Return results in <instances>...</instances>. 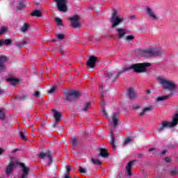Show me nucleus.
<instances>
[{
  "instance_id": "f257e3e1",
  "label": "nucleus",
  "mask_w": 178,
  "mask_h": 178,
  "mask_svg": "<svg viewBox=\"0 0 178 178\" xmlns=\"http://www.w3.org/2000/svg\"><path fill=\"white\" fill-rule=\"evenodd\" d=\"M149 66H151L149 63H140L132 64L128 68L129 70H134L135 73H144L147 72V67H149Z\"/></svg>"
},
{
  "instance_id": "f03ea898",
  "label": "nucleus",
  "mask_w": 178,
  "mask_h": 178,
  "mask_svg": "<svg viewBox=\"0 0 178 178\" xmlns=\"http://www.w3.org/2000/svg\"><path fill=\"white\" fill-rule=\"evenodd\" d=\"M141 54L144 56L152 58V56H162V55H165V51L156 48H149L141 50Z\"/></svg>"
},
{
  "instance_id": "7ed1b4c3",
  "label": "nucleus",
  "mask_w": 178,
  "mask_h": 178,
  "mask_svg": "<svg viewBox=\"0 0 178 178\" xmlns=\"http://www.w3.org/2000/svg\"><path fill=\"white\" fill-rule=\"evenodd\" d=\"M65 97L68 102H73L77 101L81 97V93L79 90H70L65 92Z\"/></svg>"
},
{
  "instance_id": "20e7f679",
  "label": "nucleus",
  "mask_w": 178,
  "mask_h": 178,
  "mask_svg": "<svg viewBox=\"0 0 178 178\" xmlns=\"http://www.w3.org/2000/svg\"><path fill=\"white\" fill-rule=\"evenodd\" d=\"M123 18L118 16V12L114 10L112 16L110 19V23H111V29H116L120 23H123Z\"/></svg>"
},
{
  "instance_id": "39448f33",
  "label": "nucleus",
  "mask_w": 178,
  "mask_h": 178,
  "mask_svg": "<svg viewBox=\"0 0 178 178\" xmlns=\"http://www.w3.org/2000/svg\"><path fill=\"white\" fill-rule=\"evenodd\" d=\"M160 83L163 86L164 90H170L173 91L176 88V84L172 81L163 79V78L159 77Z\"/></svg>"
},
{
  "instance_id": "423d86ee",
  "label": "nucleus",
  "mask_w": 178,
  "mask_h": 178,
  "mask_svg": "<svg viewBox=\"0 0 178 178\" xmlns=\"http://www.w3.org/2000/svg\"><path fill=\"white\" fill-rule=\"evenodd\" d=\"M129 70H130V68H129V67H124L120 71H119L118 72L116 76H115L113 77V74L112 72H109V71H108V73L105 77L111 79V81H113L115 83V81H116V79H118V77H120V76L123 75V73H126V72H129Z\"/></svg>"
},
{
  "instance_id": "0eeeda50",
  "label": "nucleus",
  "mask_w": 178,
  "mask_h": 178,
  "mask_svg": "<svg viewBox=\"0 0 178 178\" xmlns=\"http://www.w3.org/2000/svg\"><path fill=\"white\" fill-rule=\"evenodd\" d=\"M67 0H55L59 12H67Z\"/></svg>"
},
{
  "instance_id": "6e6552de",
  "label": "nucleus",
  "mask_w": 178,
  "mask_h": 178,
  "mask_svg": "<svg viewBox=\"0 0 178 178\" xmlns=\"http://www.w3.org/2000/svg\"><path fill=\"white\" fill-rule=\"evenodd\" d=\"M69 20L71 22V26L74 29H79V27H81V24L79 22H80V16L78 15H75L73 17L69 18Z\"/></svg>"
},
{
  "instance_id": "1a4fd4ad",
  "label": "nucleus",
  "mask_w": 178,
  "mask_h": 178,
  "mask_svg": "<svg viewBox=\"0 0 178 178\" xmlns=\"http://www.w3.org/2000/svg\"><path fill=\"white\" fill-rule=\"evenodd\" d=\"M97 57H95L94 56H90L89 59L86 62V66L88 69H94V67H95V64L97 63Z\"/></svg>"
},
{
  "instance_id": "9d476101",
  "label": "nucleus",
  "mask_w": 178,
  "mask_h": 178,
  "mask_svg": "<svg viewBox=\"0 0 178 178\" xmlns=\"http://www.w3.org/2000/svg\"><path fill=\"white\" fill-rule=\"evenodd\" d=\"M173 127V126H172V124L170 122H166V121H163L161 124H160L158 127V131L159 133H161V131H163V130H165V129H169Z\"/></svg>"
},
{
  "instance_id": "9b49d317",
  "label": "nucleus",
  "mask_w": 178,
  "mask_h": 178,
  "mask_svg": "<svg viewBox=\"0 0 178 178\" xmlns=\"http://www.w3.org/2000/svg\"><path fill=\"white\" fill-rule=\"evenodd\" d=\"M45 156L49 158V165H52V162H53L54 159H52V154L51 153V152H47L45 153L40 152L39 154V158H41V159H45Z\"/></svg>"
},
{
  "instance_id": "f8f14e48",
  "label": "nucleus",
  "mask_w": 178,
  "mask_h": 178,
  "mask_svg": "<svg viewBox=\"0 0 178 178\" xmlns=\"http://www.w3.org/2000/svg\"><path fill=\"white\" fill-rule=\"evenodd\" d=\"M19 165L22 168V174L21 178H29V172H30V168L26 166L24 163H20Z\"/></svg>"
},
{
  "instance_id": "ddd939ff",
  "label": "nucleus",
  "mask_w": 178,
  "mask_h": 178,
  "mask_svg": "<svg viewBox=\"0 0 178 178\" xmlns=\"http://www.w3.org/2000/svg\"><path fill=\"white\" fill-rule=\"evenodd\" d=\"M127 95L131 100L136 99L137 98V93L134 90V88H129L127 90Z\"/></svg>"
},
{
  "instance_id": "4468645a",
  "label": "nucleus",
  "mask_w": 178,
  "mask_h": 178,
  "mask_svg": "<svg viewBox=\"0 0 178 178\" xmlns=\"http://www.w3.org/2000/svg\"><path fill=\"white\" fill-rule=\"evenodd\" d=\"M115 31L118 34V38L119 40H122L124 35H126V29H122V28H117L115 29Z\"/></svg>"
},
{
  "instance_id": "2eb2a0df",
  "label": "nucleus",
  "mask_w": 178,
  "mask_h": 178,
  "mask_svg": "<svg viewBox=\"0 0 178 178\" xmlns=\"http://www.w3.org/2000/svg\"><path fill=\"white\" fill-rule=\"evenodd\" d=\"M8 57L5 56H0V72H3L6 69V67L4 65H2V63H5V62H7Z\"/></svg>"
},
{
  "instance_id": "dca6fc26",
  "label": "nucleus",
  "mask_w": 178,
  "mask_h": 178,
  "mask_svg": "<svg viewBox=\"0 0 178 178\" xmlns=\"http://www.w3.org/2000/svg\"><path fill=\"white\" fill-rule=\"evenodd\" d=\"M152 111H154V107L152 106L145 107L142 111L139 113V117L143 118V116H145V113H148L149 112H151Z\"/></svg>"
},
{
  "instance_id": "f3484780",
  "label": "nucleus",
  "mask_w": 178,
  "mask_h": 178,
  "mask_svg": "<svg viewBox=\"0 0 178 178\" xmlns=\"http://www.w3.org/2000/svg\"><path fill=\"white\" fill-rule=\"evenodd\" d=\"M134 162H137V160H132L129 161L127 165L125 167L127 172V175L130 177L131 176V168H133V164Z\"/></svg>"
},
{
  "instance_id": "a211bd4d",
  "label": "nucleus",
  "mask_w": 178,
  "mask_h": 178,
  "mask_svg": "<svg viewBox=\"0 0 178 178\" xmlns=\"http://www.w3.org/2000/svg\"><path fill=\"white\" fill-rule=\"evenodd\" d=\"M118 115L119 114L118 113H114L113 114V124L114 128L111 129V130H113L115 127H118V123L119 122V119H118Z\"/></svg>"
},
{
  "instance_id": "6ab92c4d",
  "label": "nucleus",
  "mask_w": 178,
  "mask_h": 178,
  "mask_svg": "<svg viewBox=\"0 0 178 178\" xmlns=\"http://www.w3.org/2000/svg\"><path fill=\"white\" fill-rule=\"evenodd\" d=\"M52 112L54 113V118L56 119V122H60V119L62 118V114L56 111V109H53Z\"/></svg>"
},
{
  "instance_id": "aec40b11",
  "label": "nucleus",
  "mask_w": 178,
  "mask_h": 178,
  "mask_svg": "<svg viewBox=\"0 0 178 178\" xmlns=\"http://www.w3.org/2000/svg\"><path fill=\"white\" fill-rule=\"evenodd\" d=\"M13 166H15V163H13V162L10 163V164L7 166L6 169V173L7 175H10L12 173V170H13Z\"/></svg>"
},
{
  "instance_id": "412c9836",
  "label": "nucleus",
  "mask_w": 178,
  "mask_h": 178,
  "mask_svg": "<svg viewBox=\"0 0 178 178\" xmlns=\"http://www.w3.org/2000/svg\"><path fill=\"white\" fill-rule=\"evenodd\" d=\"M171 123V126H172V127H175V126H177L178 124V113H176L174 115V117L172 118V122H170Z\"/></svg>"
},
{
  "instance_id": "4be33fe9",
  "label": "nucleus",
  "mask_w": 178,
  "mask_h": 178,
  "mask_svg": "<svg viewBox=\"0 0 178 178\" xmlns=\"http://www.w3.org/2000/svg\"><path fill=\"white\" fill-rule=\"evenodd\" d=\"M170 97H172V94L165 96H160L156 98L157 102H162V101H166Z\"/></svg>"
},
{
  "instance_id": "5701e85b",
  "label": "nucleus",
  "mask_w": 178,
  "mask_h": 178,
  "mask_svg": "<svg viewBox=\"0 0 178 178\" xmlns=\"http://www.w3.org/2000/svg\"><path fill=\"white\" fill-rule=\"evenodd\" d=\"M7 81L11 84V86H15V84H17L19 83V80L13 77H9L7 79Z\"/></svg>"
},
{
  "instance_id": "b1692460",
  "label": "nucleus",
  "mask_w": 178,
  "mask_h": 178,
  "mask_svg": "<svg viewBox=\"0 0 178 178\" xmlns=\"http://www.w3.org/2000/svg\"><path fill=\"white\" fill-rule=\"evenodd\" d=\"M99 155L102 158H106L107 156H109V154L108 153V152H106V149H100Z\"/></svg>"
},
{
  "instance_id": "393cba45",
  "label": "nucleus",
  "mask_w": 178,
  "mask_h": 178,
  "mask_svg": "<svg viewBox=\"0 0 178 178\" xmlns=\"http://www.w3.org/2000/svg\"><path fill=\"white\" fill-rule=\"evenodd\" d=\"M31 16H34L35 17H41L42 14L41 13V11L36 10L31 13Z\"/></svg>"
},
{
  "instance_id": "a878e982",
  "label": "nucleus",
  "mask_w": 178,
  "mask_h": 178,
  "mask_svg": "<svg viewBox=\"0 0 178 178\" xmlns=\"http://www.w3.org/2000/svg\"><path fill=\"white\" fill-rule=\"evenodd\" d=\"M147 13L150 16V17H152V19H156V15L152 13V10L149 7L147 8Z\"/></svg>"
},
{
  "instance_id": "bb28decb",
  "label": "nucleus",
  "mask_w": 178,
  "mask_h": 178,
  "mask_svg": "<svg viewBox=\"0 0 178 178\" xmlns=\"http://www.w3.org/2000/svg\"><path fill=\"white\" fill-rule=\"evenodd\" d=\"M29 27H30V24L25 23L24 24V26L20 29V31L22 33H27V31L29 30Z\"/></svg>"
},
{
  "instance_id": "cd10ccee",
  "label": "nucleus",
  "mask_w": 178,
  "mask_h": 178,
  "mask_svg": "<svg viewBox=\"0 0 178 178\" xmlns=\"http://www.w3.org/2000/svg\"><path fill=\"white\" fill-rule=\"evenodd\" d=\"M90 162H92V163H93V165H102V162H101V161H99V159H94L92 158Z\"/></svg>"
},
{
  "instance_id": "c85d7f7f",
  "label": "nucleus",
  "mask_w": 178,
  "mask_h": 178,
  "mask_svg": "<svg viewBox=\"0 0 178 178\" xmlns=\"http://www.w3.org/2000/svg\"><path fill=\"white\" fill-rule=\"evenodd\" d=\"M71 144H72L73 148H77V144H79V140H77L76 138H73L72 139Z\"/></svg>"
},
{
  "instance_id": "c756f323",
  "label": "nucleus",
  "mask_w": 178,
  "mask_h": 178,
  "mask_svg": "<svg viewBox=\"0 0 178 178\" xmlns=\"http://www.w3.org/2000/svg\"><path fill=\"white\" fill-rule=\"evenodd\" d=\"M90 106H91V102H87L85 103V106H84V107L82 108V111H83V112H87L88 108H90Z\"/></svg>"
},
{
  "instance_id": "7c9ffc66",
  "label": "nucleus",
  "mask_w": 178,
  "mask_h": 178,
  "mask_svg": "<svg viewBox=\"0 0 178 178\" xmlns=\"http://www.w3.org/2000/svg\"><path fill=\"white\" fill-rule=\"evenodd\" d=\"M55 22L57 23V25L58 27H63V22H62V19L59 17H56L55 18Z\"/></svg>"
},
{
  "instance_id": "2f4dec72",
  "label": "nucleus",
  "mask_w": 178,
  "mask_h": 178,
  "mask_svg": "<svg viewBox=\"0 0 178 178\" xmlns=\"http://www.w3.org/2000/svg\"><path fill=\"white\" fill-rule=\"evenodd\" d=\"M115 141H116V139L114 137H112L110 144L113 149H116V144H115Z\"/></svg>"
},
{
  "instance_id": "473e14b6",
  "label": "nucleus",
  "mask_w": 178,
  "mask_h": 178,
  "mask_svg": "<svg viewBox=\"0 0 178 178\" xmlns=\"http://www.w3.org/2000/svg\"><path fill=\"white\" fill-rule=\"evenodd\" d=\"M19 137H21L22 140L23 141H27L29 139L26 136H25L24 134H23V131H19Z\"/></svg>"
},
{
  "instance_id": "72a5a7b5",
  "label": "nucleus",
  "mask_w": 178,
  "mask_h": 178,
  "mask_svg": "<svg viewBox=\"0 0 178 178\" xmlns=\"http://www.w3.org/2000/svg\"><path fill=\"white\" fill-rule=\"evenodd\" d=\"M3 40L6 45H12V44H13V40H12V39H6Z\"/></svg>"
},
{
  "instance_id": "f704fd0d",
  "label": "nucleus",
  "mask_w": 178,
  "mask_h": 178,
  "mask_svg": "<svg viewBox=\"0 0 178 178\" xmlns=\"http://www.w3.org/2000/svg\"><path fill=\"white\" fill-rule=\"evenodd\" d=\"M16 45L18 48H22V47H23V45H27V42L24 40L21 42L17 43Z\"/></svg>"
},
{
  "instance_id": "c9c22d12",
  "label": "nucleus",
  "mask_w": 178,
  "mask_h": 178,
  "mask_svg": "<svg viewBox=\"0 0 178 178\" xmlns=\"http://www.w3.org/2000/svg\"><path fill=\"white\" fill-rule=\"evenodd\" d=\"M6 31H8V28H6V26H1L0 28V35H2V34L6 33Z\"/></svg>"
},
{
  "instance_id": "e433bc0d",
  "label": "nucleus",
  "mask_w": 178,
  "mask_h": 178,
  "mask_svg": "<svg viewBox=\"0 0 178 178\" xmlns=\"http://www.w3.org/2000/svg\"><path fill=\"white\" fill-rule=\"evenodd\" d=\"M133 40H134V36L133 35H129L126 37V40L128 41V42L133 41Z\"/></svg>"
},
{
  "instance_id": "4c0bfd02",
  "label": "nucleus",
  "mask_w": 178,
  "mask_h": 178,
  "mask_svg": "<svg viewBox=\"0 0 178 178\" xmlns=\"http://www.w3.org/2000/svg\"><path fill=\"white\" fill-rule=\"evenodd\" d=\"M24 3L21 2L19 4V6L17 7V10H22V9H23L24 8Z\"/></svg>"
},
{
  "instance_id": "58836bf2",
  "label": "nucleus",
  "mask_w": 178,
  "mask_h": 178,
  "mask_svg": "<svg viewBox=\"0 0 178 178\" xmlns=\"http://www.w3.org/2000/svg\"><path fill=\"white\" fill-rule=\"evenodd\" d=\"M0 119L1 120H5V113H3L2 109H0Z\"/></svg>"
},
{
  "instance_id": "ea45409f",
  "label": "nucleus",
  "mask_w": 178,
  "mask_h": 178,
  "mask_svg": "<svg viewBox=\"0 0 178 178\" xmlns=\"http://www.w3.org/2000/svg\"><path fill=\"white\" fill-rule=\"evenodd\" d=\"M56 35L58 40H63L65 38V35L63 33H58Z\"/></svg>"
},
{
  "instance_id": "a19ab883",
  "label": "nucleus",
  "mask_w": 178,
  "mask_h": 178,
  "mask_svg": "<svg viewBox=\"0 0 178 178\" xmlns=\"http://www.w3.org/2000/svg\"><path fill=\"white\" fill-rule=\"evenodd\" d=\"M130 143H131V138H128L124 140V145H127V144H130Z\"/></svg>"
},
{
  "instance_id": "79ce46f5",
  "label": "nucleus",
  "mask_w": 178,
  "mask_h": 178,
  "mask_svg": "<svg viewBox=\"0 0 178 178\" xmlns=\"http://www.w3.org/2000/svg\"><path fill=\"white\" fill-rule=\"evenodd\" d=\"M102 109L103 115L105 116L106 118H108V113H106V109H105V107H102Z\"/></svg>"
},
{
  "instance_id": "37998d69",
  "label": "nucleus",
  "mask_w": 178,
  "mask_h": 178,
  "mask_svg": "<svg viewBox=\"0 0 178 178\" xmlns=\"http://www.w3.org/2000/svg\"><path fill=\"white\" fill-rule=\"evenodd\" d=\"M79 172H80V173H86L87 172V170H86V168H84L83 167H80Z\"/></svg>"
},
{
  "instance_id": "c03bdc74",
  "label": "nucleus",
  "mask_w": 178,
  "mask_h": 178,
  "mask_svg": "<svg viewBox=\"0 0 178 178\" xmlns=\"http://www.w3.org/2000/svg\"><path fill=\"white\" fill-rule=\"evenodd\" d=\"M49 94H55V87L53 86L49 90Z\"/></svg>"
},
{
  "instance_id": "a18cd8bd",
  "label": "nucleus",
  "mask_w": 178,
  "mask_h": 178,
  "mask_svg": "<svg viewBox=\"0 0 178 178\" xmlns=\"http://www.w3.org/2000/svg\"><path fill=\"white\" fill-rule=\"evenodd\" d=\"M176 175H178V170H177L171 171V176H175Z\"/></svg>"
},
{
  "instance_id": "49530a36",
  "label": "nucleus",
  "mask_w": 178,
  "mask_h": 178,
  "mask_svg": "<svg viewBox=\"0 0 178 178\" xmlns=\"http://www.w3.org/2000/svg\"><path fill=\"white\" fill-rule=\"evenodd\" d=\"M66 170L67 172V173H69L70 172V170H72V166L70 165H66Z\"/></svg>"
},
{
  "instance_id": "de8ad7c7",
  "label": "nucleus",
  "mask_w": 178,
  "mask_h": 178,
  "mask_svg": "<svg viewBox=\"0 0 178 178\" xmlns=\"http://www.w3.org/2000/svg\"><path fill=\"white\" fill-rule=\"evenodd\" d=\"M53 127L55 129V127H58L59 126V123L58 122H55V123L53 124Z\"/></svg>"
},
{
  "instance_id": "09e8293b",
  "label": "nucleus",
  "mask_w": 178,
  "mask_h": 178,
  "mask_svg": "<svg viewBox=\"0 0 178 178\" xmlns=\"http://www.w3.org/2000/svg\"><path fill=\"white\" fill-rule=\"evenodd\" d=\"M33 95L36 98H38V97H40V92L39 91H36Z\"/></svg>"
},
{
  "instance_id": "8fccbe9b",
  "label": "nucleus",
  "mask_w": 178,
  "mask_h": 178,
  "mask_svg": "<svg viewBox=\"0 0 178 178\" xmlns=\"http://www.w3.org/2000/svg\"><path fill=\"white\" fill-rule=\"evenodd\" d=\"M138 158H139V159L144 158V154H143V153H139V154H138Z\"/></svg>"
},
{
  "instance_id": "3c124183",
  "label": "nucleus",
  "mask_w": 178,
  "mask_h": 178,
  "mask_svg": "<svg viewBox=\"0 0 178 178\" xmlns=\"http://www.w3.org/2000/svg\"><path fill=\"white\" fill-rule=\"evenodd\" d=\"M165 161L167 162V163H169L170 162V157H165Z\"/></svg>"
},
{
  "instance_id": "603ef678",
  "label": "nucleus",
  "mask_w": 178,
  "mask_h": 178,
  "mask_svg": "<svg viewBox=\"0 0 178 178\" xmlns=\"http://www.w3.org/2000/svg\"><path fill=\"white\" fill-rule=\"evenodd\" d=\"M151 92H152V89H148L147 90V94H151Z\"/></svg>"
},
{
  "instance_id": "864d4df0",
  "label": "nucleus",
  "mask_w": 178,
  "mask_h": 178,
  "mask_svg": "<svg viewBox=\"0 0 178 178\" xmlns=\"http://www.w3.org/2000/svg\"><path fill=\"white\" fill-rule=\"evenodd\" d=\"M3 40H0V47H2L3 45Z\"/></svg>"
},
{
  "instance_id": "5fc2aeb1",
  "label": "nucleus",
  "mask_w": 178,
  "mask_h": 178,
  "mask_svg": "<svg viewBox=\"0 0 178 178\" xmlns=\"http://www.w3.org/2000/svg\"><path fill=\"white\" fill-rule=\"evenodd\" d=\"M152 151H155V148L152 147V148L149 149V152H152Z\"/></svg>"
},
{
  "instance_id": "6e6d98bb",
  "label": "nucleus",
  "mask_w": 178,
  "mask_h": 178,
  "mask_svg": "<svg viewBox=\"0 0 178 178\" xmlns=\"http://www.w3.org/2000/svg\"><path fill=\"white\" fill-rule=\"evenodd\" d=\"M140 106L138 105L134 106V109H138Z\"/></svg>"
},
{
  "instance_id": "4d7b16f0",
  "label": "nucleus",
  "mask_w": 178,
  "mask_h": 178,
  "mask_svg": "<svg viewBox=\"0 0 178 178\" xmlns=\"http://www.w3.org/2000/svg\"><path fill=\"white\" fill-rule=\"evenodd\" d=\"M17 151H20V149H15L14 150H13V153L17 152Z\"/></svg>"
},
{
  "instance_id": "13d9d810",
  "label": "nucleus",
  "mask_w": 178,
  "mask_h": 178,
  "mask_svg": "<svg viewBox=\"0 0 178 178\" xmlns=\"http://www.w3.org/2000/svg\"><path fill=\"white\" fill-rule=\"evenodd\" d=\"M166 154V150H163L162 152H161V155H165Z\"/></svg>"
},
{
  "instance_id": "bf43d9fd",
  "label": "nucleus",
  "mask_w": 178,
  "mask_h": 178,
  "mask_svg": "<svg viewBox=\"0 0 178 178\" xmlns=\"http://www.w3.org/2000/svg\"><path fill=\"white\" fill-rule=\"evenodd\" d=\"M1 94H3V89H1V88H0V95H1Z\"/></svg>"
},
{
  "instance_id": "052dcab7",
  "label": "nucleus",
  "mask_w": 178,
  "mask_h": 178,
  "mask_svg": "<svg viewBox=\"0 0 178 178\" xmlns=\"http://www.w3.org/2000/svg\"><path fill=\"white\" fill-rule=\"evenodd\" d=\"M3 152V149H2L1 148H0V155L2 154Z\"/></svg>"
},
{
  "instance_id": "680f3d73",
  "label": "nucleus",
  "mask_w": 178,
  "mask_h": 178,
  "mask_svg": "<svg viewBox=\"0 0 178 178\" xmlns=\"http://www.w3.org/2000/svg\"><path fill=\"white\" fill-rule=\"evenodd\" d=\"M101 105H105V101L104 100H102V102L101 103Z\"/></svg>"
},
{
  "instance_id": "e2e57ef3",
  "label": "nucleus",
  "mask_w": 178,
  "mask_h": 178,
  "mask_svg": "<svg viewBox=\"0 0 178 178\" xmlns=\"http://www.w3.org/2000/svg\"><path fill=\"white\" fill-rule=\"evenodd\" d=\"M131 19H134V16H131Z\"/></svg>"
},
{
  "instance_id": "0e129e2a",
  "label": "nucleus",
  "mask_w": 178,
  "mask_h": 178,
  "mask_svg": "<svg viewBox=\"0 0 178 178\" xmlns=\"http://www.w3.org/2000/svg\"><path fill=\"white\" fill-rule=\"evenodd\" d=\"M60 50L62 51V49H63V47H60Z\"/></svg>"
},
{
  "instance_id": "69168bd1",
  "label": "nucleus",
  "mask_w": 178,
  "mask_h": 178,
  "mask_svg": "<svg viewBox=\"0 0 178 178\" xmlns=\"http://www.w3.org/2000/svg\"><path fill=\"white\" fill-rule=\"evenodd\" d=\"M155 154H156V152H152V154H153V155Z\"/></svg>"
},
{
  "instance_id": "338daca9",
  "label": "nucleus",
  "mask_w": 178,
  "mask_h": 178,
  "mask_svg": "<svg viewBox=\"0 0 178 178\" xmlns=\"http://www.w3.org/2000/svg\"><path fill=\"white\" fill-rule=\"evenodd\" d=\"M111 135L113 136V132H111Z\"/></svg>"
},
{
  "instance_id": "774afa93",
  "label": "nucleus",
  "mask_w": 178,
  "mask_h": 178,
  "mask_svg": "<svg viewBox=\"0 0 178 178\" xmlns=\"http://www.w3.org/2000/svg\"><path fill=\"white\" fill-rule=\"evenodd\" d=\"M103 88H104L102 86L101 90H103Z\"/></svg>"
}]
</instances>
